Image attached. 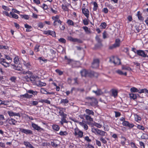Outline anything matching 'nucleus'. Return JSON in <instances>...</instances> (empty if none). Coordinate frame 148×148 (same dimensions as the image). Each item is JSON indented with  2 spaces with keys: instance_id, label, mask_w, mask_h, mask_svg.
Instances as JSON below:
<instances>
[{
  "instance_id": "nucleus-40",
  "label": "nucleus",
  "mask_w": 148,
  "mask_h": 148,
  "mask_svg": "<svg viewBox=\"0 0 148 148\" xmlns=\"http://www.w3.org/2000/svg\"><path fill=\"white\" fill-rule=\"evenodd\" d=\"M40 92L42 94H50L51 93L50 92H48L45 89L43 88H41V89Z\"/></svg>"
},
{
  "instance_id": "nucleus-21",
  "label": "nucleus",
  "mask_w": 148,
  "mask_h": 148,
  "mask_svg": "<svg viewBox=\"0 0 148 148\" xmlns=\"http://www.w3.org/2000/svg\"><path fill=\"white\" fill-rule=\"evenodd\" d=\"M23 144L26 147L32 148L33 147V146L28 141H24L23 142Z\"/></svg>"
},
{
  "instance_id": "nucleus-6",
  "label": "nucleus",
  "mask_w": 148,
  "mask_h": 148,
  "mask_svg": "<svg viewBox=\"0 0 148 148\" xmlns=\"http://www.w3.org/2000/svg\"><path fill=\"white\" fill-rule=\"evenodd\" d=\"M10 63L9 62H7L5 59L2 58L0 59V64L5 67L10 66Z\"/></svg>"
},
{
  "instance_id": "nucleus-58",
  "label": "nucleus",
  "mask_w": 148,
  "mask_h": 148,
  "mask_svg": "<svg viewBox=\"0 0 148 148\" xmlns=\"http://www.w3.org/2000/svg\"><path fill=\"white\" fill-rule=\"evenodd\" d=\"M58 41L62 43H64L66 42V40L63 38H61L59 39Z\"/></svg>"
},
{
  "instance_id": "nucleus-1",
  "label": "nucleus",
  "mask_w": 148,
  "mask_h": 148,
  "mask_svg": "<svg viewBox=\"0 0 148 148\" xmlns=\"http://www.w3.org/2000/svg\"><path fill=\"white\" fill-rule=\"evenodd\" d=\"M136 53L138 55L142 57L148 58V50H147L145 51L141 50H137Z\"/></svg>"
},
{
  "instance_id": "nucleus-23",
  "label": "nucleus",
  "mask_w": 148,
  "mask_h": 148,
  "mask_svg": "<svg viewBox=\"0 0 148 148\" xmlns=\"http://www.w3.org/2000/svg\"><path fill=\"white\" fill-rule=\"evenodd\" d=\"M121 138L122 140L121 141L120 143L122 146H124L125 144L126 139L124 136H121Z\"/></svg>"
},
{
  "instance_id": "nucleus-4",
  "label": "nucleus",
  "mask_w": 148,
  "mask_h": 148,
  "mask_svg": "<svg viewBox=\"0 0 148 148\" xmlns=\"http://www.w3.org/2000/svg\"><path fill=\"white\" fill-rule=\"evenodd\" d=\"M74 134L75 136L78 138H82L83 135V132L78 128L75 129Z\"/></svg>"
},
{
  "instance_id": "nucleus-57",
  "label": "nucleus",
  "mask_w": 148,
  "mask_h": 148,
  "mask_svg": "<svg viewBox=\"0 0 148 148\" xmlns=\"http://www.w3.org/2000/svg\"><path fill=\"white\" fill-rule=\"evenodd\" d=\"M69 25H73L74 23L72 21L70 20H68L67 22Z\"/></svg>"
},
{
  "instance_id": "nucleus-43",
  "label": "nucleus",
  "mask_w": 148,
  "mask_h": 148,
  "mask_svg": "<svg viewBox=\"0 0 148 148\" xmlns=\"http://www.w3.org/2000/svg\"><path fill=\"white\" fill-rule=\"evenodd\" d=\"M4 57L5 59H6L9 62H12V59L9 56L6 55H5Z\"/></svg>"
},
{
  "instance_id": "nucleus-36",
  "label": "nucleus",
  "mask_w": 148,
  "mask_h": 148,
  "mask_svg": "<svg viewBox=\"0 0 148 148\" xmlns=\"http://www.w3.org/2000/svg\"><path fill=\"white\" fill-rule=\"evenodd\" d=\"M85 117L86 120L89 121H92L93 120V119L89 115H86L85 116Z\"/></svg>"
},
{
  "instance_id": "nucleus-26",
  "label": "nucleus",
  "mask_w": 148,
  "mask_h": 148,
  "mask_svg": "<svg viewBox=\"0 0 148 148\" xmlns=\"http://www.w3.org/2000/svg\"><path fill=\"white\" fill-rule=\"evenodd\" d=\"M52 128L53 130L56 131H58L60 129L59 126L57 124L53 125L52 126Z\"/></svg>"
},
{
  "instance_id": "nucleus-61",
  "label": "nucleus",
  "mask_w": 148,
  "mask_h": 148,
  "mask_svg": "<svg viewBox=\"0 0 148 148\" xmlns=\"http://www.w3.org/2000/svg\"><path fill=\"white\" fill-rule=\"evenodd\" d=\"M130 145L131 147L133 148H138V147L136 145L135 143H134L133 142H131L130 143Z\"/></svg>"
},
{
  "instance_id": "nucleus-19",
  "label": "nucleus",
  "mask_w": 148,
  "mask_h": 148,
  "mask_svg": "<svg viewBox=\"0 0 148 148\" xmlns=\"http://www.w3.org/2000/svg\"><path fill=\"white\" fill-rule=\"evenodd\" d=\"M36 83L38 86L41 87L45 86L46 85V84L45 83L42 82L40 80L36 82Z\"/></svg>"
},
{
  "instance_id": "nucleus-13",
  "label": "nucleus",
  "mask_w": 148,
  "mask_h": 148,
  "mask_svg": "<svg viewBox=\"0 0 148 148\" xmlns=\"http://www.w3.org/2000/svg\"><path fill=\"white\" fill-rule=\"evenodd\" d=\"M80 72L82 76L86 77L87 76H89V71H87L85 69H83Z\"/></svg>"
},
{
  "instance_id": "nucleus-59",
  "label": "nucleus",
  "mask_w": 148,
  "mask_h": 148,
  "mask_svg": "<svg viewBox=\"0 0 148 148\" xmlns=\"http://www.w3.org/2000/svg\"><path fill=\"white\" fill-rule=\"evenodd\" d=\"M38 59L40 60V62H41V61H42L44 62H46L47 61V60L46 59H45L44 58H42L41 57H40L38 58Z\"/></svg>"
},
{
  "instance_id": "nucleus-55",
  "label": "nucleus",
  "mask_w": 148,
  "mask_h": 148,
  "mask_svg": "<svg viewBox=\"0 0 148 148\" xmlns=\"http://www.w3.org/2000/svg\"><path fill=\"white\" fill-rule=\"evenodd\" d=\"M55 71L60 75H62L63 73V72L61 71L60 70L58 69H56L55 70Z\"/></svg>"
},
{
  "instance_id": "nucleus-12",
  "label": "nucleus",
  "mask_w": 148,
  "mask_h": 148,
  "mask_svg": "<svg viewBox=\"0 0 148 148\" xmlns=\"http://www.w3.org/2000/svg\"><path fill=\"white\" fill-rule=\"evenodd\" d=\"M82 13L88 19L89 17V11L87 9H86L83 6L82 9Z\"/></svg>"
},
{
  "instance_id": "nucleus-32",
  "label": "nucleus",
  "mask_w": 148,
  "mask_h": 148,
  "mask_svg": "<svg viewBox=\"0 0 148 148\" xmlns=\"http://www.w3.org/2000/svg\"><path fill=\"white\" fill-rule=\"evenodd\" d=\"M116 72L119 74L121 75H124L125 76L127 75V73H123L120 70H118L116 71Z\"/></svg>"
},
{
  "instance_id": "nucleus-39",
  "label": "nucleus",
  "mask_w": 148,
  "mask_h": 148,
  "mask_svg": "<svg viewBox=\"0 0 148 148\" xmlns=\"http://www.w3.org/2000/svg\"><path fill=\"white\" fill-rule=\"evenodd\" d=\"M137 15L138 17L139 20L143 21L144 20L143 18L141 16L140 13V11H138L137 12Z\"/></svg>"
},
{
  "instance_id": "nucleus-7",
  "label": "nucleus",
  "mask_w": 148,
  "mask_h": 148,
  "mask_svg": "<svg viewBox=\"0 0 148 148\" xmlns=\"http://www.w3.org/2000/svg\"><path fill=\"white\" fill-rule=\"evenodd\" d=\"M20 131L22 133H24L27 135H32L33 134V132L29 130L23 128H20Z\"/></svg>"
},
{
  "instance_id": "nucleus-30",
  "label": "nucleus",
  "mask_w": 148,
  "mask_h": 148,
  "mask_svg": "<svg viewBox=\"0 0 148 148\" xmlns=\"http://www.w3.org/2000/svg\"><path fill=\"white\" fill-rule=\"evenodd\" d=\"M27 92L28 93L30 94H32L34 95H37L38 94V92L36 91H34L32 90H27Z\"/></svg>"
},
{
  "instance_id": "nucleus-25",
  "label": "nucleus",
  "mask_w": 148,
  "mask_h": 148,
  "mask_svg": "<svg viewBox=\"0 0 148 148\" xmlns=\"http://www.w3.org/2000/svg\"><path fill=\"white\" fill-rule=\"evenodd\" d=\"M85 112L88 115H94V112L92 110H90L89 109H86L85 110Z\"/></svg>"
},
{
  "instance_id": "nucleus-24",
  "label": "nucleus",
  "mask_w": 148,
  "mask_h": 148,
  "mask_svg": "<svg viewBox=\"0 0 148 148\" xmlns=\"http://www.w3.org/2000/svg\"><path fill=\"white\" fill-rule=\"evenodd\" d=\"M82 121V122H79V123L81 126L83 127L85 130H86L88 129V125L85 123L83 122Z\"/></svg>"
},
{
  "instance_id": "nucleus-18",
  "label": "nucleus",
  "mask_w": 148,
  "mask_h": 148,
  "mask_svg": "<svg viewBox=\"0 0 148 148\" xmlns=\"http://www.w3.org/2000/svg\"><path fill=\"white\" fill-rule=\"evenodd\" d=\"M7 113L10 116H20V115L19 113H14L12 111H8Z\"/></svg>"
},
{
  "instance_id": "nucleus-53",
  "label": "nucleus",
  "mask_w": 148,
  "mask_h": 148,
  "mask_svg": "<svg viewBox=\"0 0 148 148\" xmlns=\"http://www.w3.org/2000/svg\"><path fill=\"white\" fill-rule=\"evenodd\" d=\"M73 42H77L79 43H82V40L76 38H74Z\"/></svg>"
},
{
  "instance_id": "nucleus-52",
  "label": "nucleus",
  "mask_w": 148,
  "mask_h": 148,
  "mask_svg": "<svg viewBox=\"0 0 148 148\" xmlns=\"http://www.w3.org/2000/svg\"><path fill=\"white\" fill-rule=\"evenodd\" d=\"M85 32L87 34L89 33H90V30H89L88 28L86 26H84L83 27Z\"/></svg>"
},
{
  "instance_id": "nucleus-63",
  "label": "nucleus",
  "mask_w": 148,
  "mask_h": 148,
  "mask_svg": "<svg viewBox=\"0 0 148 148\" xmlns=\"http://www.w3.org/2000/svg\"><path fill=\"white\" fill-rule=\"evenodd\" d=\"M137 128L140 130H144L145 128L144 127L140 125H138L137 126Z\"/></svg>"
},
{
  "instance_id": "nucleus-27",
  "label": "nucleus",
  "mask_w": 148,
  "mask_h": 148,
  "mask_svg": "<svg viewBox=\"0 0 148 148\" xmlns=\"http://www.w3.org/2000/svg\"><path fill=\"white\" fill-rule=\"evenodd\" d=\"M130 97L131 99H136L138 95L137 94H134V93H131L129 94Z\"/></svg>"
},
{
  "instance_id": "nucleus-56",
  "label": "nucleus",
  "mask_w": 148,
  "mask_h": 148,
  "mask_svg": "<svg viewBox=\"0 0 148 148\" xmlns=\"http://www.w3.org/2000/svg\"><path fill=\"white\" fill-rule=\"evenodd\" d=\"M38 102L37 101H31L30 103V104L33 106H36L38 104Z\"/></svg>"
},
{
  "instance_id": "nucleus-64",
  "label": "nucleus",
  "mask_w": 148,
  "mask_h": 148,
  "mask_svg": "<svg viewBox=\"0 0 148 148\" xmlns=\"http://www.w3.org/2000/svg\"><path fill=\"white\" fill-rule=\"evenodd\" d=\"M139 144L141 148H145V145L143 142L142 141L139 142Z\"/></svg>"
},
{
  "instance_id": "nucleus-54",
  "label": "nucleus",
  "mask_w": 148,
  "mask_h": 148,
  "mask_svg": "<svg viewBox=\"0 0 148 148\" xmlns=\"http://www.w3.org/2000/svg\"><path fill=\"white\" fill-rule=\"evenodd\" d=\"M112 96L115 97L117 95V92L115 90H113L112 91Z\"/></svg>"
},
{
  "instance_id": "nucleus-29",
  "label": "nucleus",
  "mask_w": 148,
  "mask_h": 148,
  "mask_svg": "<svg viewBox=\"0 0 148 148\" xmlns=\"http://www.w3.org/2000/svg\"><path fill=\"white\" fill-rule=\"evenodd\" d=\"M19 74H23L24 75L27 74L28 75H31V74H32V73L31 72L29 71H21V72H20V73H19Z\"/></svg>"
},
{
  "instance_id": "nucleus-34",
  "label": "nucleus",
  "mask_w": 148,
  "mask_h": 148,
  "mask_svg": "<svg viewBox=\"0 0 148 148\" xmlns=\"http://www.w3.org/2000/svg\"><path fill=\"white\" fill-rule=\"evenodd\" d=\"M59 134L60 136H66L68 134V133L66 131H61L59 133Z\"/></svg>"
},
{
  "instance_id": "nucleus-42",
  "label": "nucleus",
  "mask_w": 148,
  "mask_h": 148,
  "mask_svg": "<svg viewBox=\"0 0 148 148\" xmlns=\"http://www.w3.org/2000/svg\"><path fill=\"white\" fill-rule=\"evenodd\" d=\"M16 77L15 76L11 77L10 79V80L12 82L15 83L16 81Z\"/></svg>"
},
{
  "instance_id": "nucleus-3",
  "label": "nucleus",
  "mask_w": 148,
  "mask_h": 148,
  "mask_svg": "<svg viewBox=\"0 0 148 148\" xmlns=\"http://www.w3.org/2000/svg\"><path fill=\"white\" fill-rule=\"evenodd\" d=\"M59 16L58 15H56V16H53L52 18L54 21L53 25L56 26L57 25V23H58L60 25H61L62 22L60 21L59 18Z\"/></svg>"
},
{
  "instance_id": "nucleus-17",
  "label": "nucleus",
  "mask_w": 148,
  "mask_h": 148,
  "mask_svg": "<svg viewBox=\"0 0 148 148\" xmlns=\"http://www.w3.org/2000/svg\"><path fill=\"white\" fill-rule=\"evenodd\" d=\"M32 126L34 129L37 131H40V130H42V129L40 128L38 125L32 123Z\"/></svg>"
},
{
  "instance_id": "nucleus-41",
  "label": "nucleus",
  "mask_w": 148,
  "mask_h": 148,
  "mask_svg": "<svg viewBox=\"0 0 148 148\" xmlns=\"http://www.w3.org/2000/svg\"><path fill=\"white\" fill-rule=\"evenodd\" d=\"M69 100L67 99H62L60 101V103L65 104L68 103L69 102Z\"/></svg>"
},
{
  "instance_id": "nucleus-38",
  "label": "nucleus",
  "mask_w": 148,
  "mask_h": 148,
  "mask_svg": "<svg viewBox=\"0 0 148 148\" xmlns=\"http://www.w3.org/2000/svg\"><path fill=\"white\" fill-rule=\"evenodd\" d=\"M39 102L43 103H45L48 104H50L51 103L50 101L47 99H41L39 101Z\"/></svg>"
},
{
  "instance_id": "nucleus-28",
  "label": "nucleus",
  "mask_w": 148,
  "mask_h": 148,
  "mask_svg": "<svg viewBox=\"0 0 148 148\" xmlns=\"http://www.w3.org/2000/svg\"><path fill=\"white\" fill-rule=\"evenodd\" d=\"M10 14L11 16V17L10 18H14L16 19H18V15L12 13V12H10Z\"/></svg>"
},
{
  "instance_id": "nucleus-22",
  "label": "nucleus",
  "mask_w": 148,
  "mask_h": 148,
  "mask_svg": "<svg viewBox=\"0 0 148 148\" xmlns=\"http://www.w3.org/2000/svg\"><path fill=\"white\" fill-rule=\"evenodd\" d=\"M65 58L67 60L68 63L69 64H72V63H75V62L73 60L68 58L67 56H65Z\"/></svg>"
},
{
  "instance_id": "nucleus-48",
  "label": "nucleus",
  "mask_w": 148,
  "mask_h": 148,
  "mask_svg": "<svg viewBox=\"0 0 148 148\" xmlns=\"http://www.w3.org/2000/svg\"><path fill=\"white\" fill-rule=\"evenodd\" d=\"M93 5L94 7L93 8V10L94 11H95L97 10V9L98 7L97 4L96 2H95L93 3Z\"/></svg>"
},
{
  "instance_id": "nucleus-49",
  "label": "nucleus",
  "mask_w": 148,
  "mask_h": 148,
  "mask_svg": "<svg viewBox=\"0 0 148 148\" xmlns=\"http://www.w3.org/2000/svg\"><path fill=\"white\" fill-rule=\"evenodd\" d=\"M99 140L102 142L103 143L106 144H107V141L102 137H101L99 138Z\"/></svg>"
},
{
  "instance_id": "nucleus-31",
  "label": "nucleus",
  "mask_w": 148,
  "mask_h": 148,
  "mask_svg": "<svg viewBox=\"0 0 148 148\" xmlns=\"http://www.w3.org/2000/svg\"><path fill=\"white\" fill-rule=\"evenodd\" d=\"M99 129L97 128L93 127L91 129V131L93 133H94L95 135H97L98 133V131H99Z\"/></svg>"
},
{
  "instance_id": "nucleus-10",
  "label": "nucleus",
  "mask_w": 148,
  "mask_h": 148,
  "mask_svg": "<svg viewBox=\"0 0 148 148\" xmlns=\"http://www.w3.org/2000/svg\"><path fill=\"white\" fill-rule=\"evenodd\" d=\"M122 124L123 126L128 127L130 129L132 128L134 126V125L133 123H130L127 121H124L123 123H122Z\"/></svg>"
},
{
  "instance_id": "nucleus-20",
  "label": "nucleus",
  "mask_w": 148,
  "mask_h": 148,
  "mask_svg": "<svg viewBox=\"0 0 148 148\" xmlns=\"http://www.w3.org/2000/svg\"><path fill=\"white\" fill-rule=\"evenodd\" d=\"M29 75H30L29 79L32 82L35 81L37 78H38L37 76L32 75V74Z\"/></svg>"
},
{
  "instance_id": "nucleus-45",
  "label": "nucleus",
  "mask_w": 148,
  "mask_h": 148,
  "mask_svg": "<svg viewBox=\"0 0 148 148\" xmlns=\"http://www.w3.org/2000/svg\"><path fill=\"white\" fill-rule=\"evenodd\" d=\"M122 69L123 70H128L129 71L131 70V69L130 67L127 66H123L122 67Z\"/></svg>"
},
{
  "instance_id": "nucleus-15",
  "label": "nucleus",
  "mask_w": 148,
  "mask_h": 148,
  "mask_svg": "<svg viewBox=\"0 0 148 148\" xmlns=\"http://www.w3.org/2000/svg\"><path fill=\"white\" fill-rule=\"evenodd\" d=\"M20 96L21 98L22 99H24L25 98L30 99L32 98L33 95H29L27 93L24 95H20Z\"/></svg>"
},
{
  "instance_id": "nucleus-62",
  "label": "nucleus",
  "mask_w": 148,
  "mask_h": 148,
  "mask_svg": "<svg viewBox=\"0 0 148 148\" xmlns=\"http://www.w3.org/2000/svg\"><path fill=\"white\" fill-rule=\"evenodd\" d=\"M2 8L4 10L6 11H9L10 10V8L4 5H3L2 6Z\"/></svg>"
},
{
  "instance_id": "nucleus-51",
  "label": "nucleus",
  "mask_w": 148,
  "mask_h": 148,
  "mask_svg": "<svg viewBox=\"0 0 148 148\" xmlns=\"http://www.w3.org/2000/svg\"><path fill=\"white\" fill-rule=\"evenodd\" d=\"M40 45H36L34 48V50L36 52H38L39 51V47Z\"/></svg>"
},
{
  "instance_id": "nucleus-2",
  "label": "nucleus",
  "mask_w": 148,
  "mask_h": 148,
  "mask_svg": "<svg viewBox=\"0 0 148 148\" xmlns=\"http://www.w3.org/2000/svg\"><path fill=\"white\" fill-rule=\"evenodd\" d=\"M109 62L113 63L116 65H119L121 64L120 59L116 57L112 56L110 58Z\"/></svg>"
},
{
  "instance_id": "nucleus-37",
  "label": "nucleus",
  "mask_w": 148,
  "mask_h": 148,
  "mask_svg": "<svg viewBox=\"0 0 148 148\" xmlns=\"http://www.w3.org/2000/svg\"><path fill=\"white\" fill-rule=\"evenodd\" d=\"M12 66H13V69L15 70L21 71L22 70V67H20V66H16V65H13Z\"/></svg>"
},
{
  "instance_id": "nucleus-46",
  "label": "nucleus",
  "mask_w": 148,
  "mask_h": 148,
  "mask_svg": "<svg viewBox=\"0 0 148 148\" xmlns=\"http://www.w3.org/2000/svg\"><path fill=\"white\" fill-rule=\"evenodd\" d=\"M107 25L106 23L104 22L101 24L100 26L101 28L105 29Z\"/></svg>"
},
{
  "instance_id": "nucleus-8",
  "label": "nucleus",
  "mask_w": 148,
  "mask_h": 148,
  "mask_svg": "<svg viewBox=\"0 0 148 148\" xmlns=\"http://www.w3.org/2000/svg\"><path fill=\"white\" fill-rule=\"evenodd\" d=\"M23 64L26 67V69L30 70L32 69V65L28 60H23Z\"/></svg>"
},
{
  "instance_id": "nucleus-35",
  "label": "nucleus",
  "mask_w": 148,
  "mask_h": 148,
  "mask_svg": "<svg viewBox=\"0 0 148 148\" xmlns=\"http://www.w3.org/2000/svg\"><path fill=\"white\" fill-rule=\"evenodd\" d=\"M105 133L106 132H105L99 130L97 135L104 136L105 135Z\"/></svg>"
},
{
  "instance_id": "nucleus-47",
  "label": "nucleus",
  "mask_w": 148,
  "mask_h": 148,
  "mask_svg": "<svg viewBox=\"0 0 148 148\" xmlns=\"http://www.w3.org/2000/svg\"><path fill=\"white\" fill-rule=\"evenodd\" d=\"M14 63L15 64H17L19 61L18 57V56L15 57L14 59Z\"/></svg>"
},
{
  "instance_id": "nucleus-9",
  "label": "nucleus",
  "mask_w": 148,
  "mask_h": 148,
  "mask_svg": "<svg viewBox=\"0 0 148 148\" xmlns=\"http://www.w3.org/2000/svg\"><path fill=\"white\" fill-rule=\"evenodd\" d=\"M99 60L98 59H95L92 63V67L94 68H97L99 66Z\"/></svg>"
},
{
  "instance_id": "nucleus-60",
  "label": "nucleus",
  "mask_w": 148,
  "mask_h": 148,
  "mask_svg": "<svg viewBox=\"0 0 148 148\" xmlns=\"http://www.w3.org/2000/svg\"><path fill=\"white\" fill-rule=\"evenodd\" d=\"M136 121H140L141 120V118L139 116L136 115L135 116Z\"/></svg>"
},
{
  "instance_id": "nucleus-16",
  "label": "nucleus",
  "mask_w": 148,
  "mask_h": 148,
  "mask_svg": "<svg viewBox=\"0 0 148 148\" xmlns=\"http://www.w3.org/2000/svg\"><path fill=\"white\" fill-rule=\"evenodd\" d=\"M98 74L93 71H89V77H97L98 76Z\"/></svg>"
},
{
  "instance_id": "nucleus-11",
  "label": "nucleus",
  "mask_w": 148,
  "mask_h": 148,
  "mask_svg": "<svg viewBox=\"0 0 148 148\" xmlns=\"http://www.w3.org/2000/svg\"><path fill=\"white\" fill-rule=\"evenodd\" d=\"M44 34L48 35H50L53 37H56V34L55 32L54 31L51 30L45 31L44 32Z\"/></svg>"
},
{
  "instance_id": "nucleus-5",
  "label": "nucleus",
  "mask_w": 148,
  "mask_h": 148,
  "mask_svg": "<svg viewBox=\"0 0 148 148\" xmlns=\"http://www.w3.org/2000/svg\"><path fill=\"white\" fill-rule=\"evenodd\" d=\"M120 40L119 39H117L115 40V43L110 47L109 48L110 49L119 47L120 46Z\"/></svg>"
},
{
  "instance_id": "nucleus-44",
  "label": "nucleus",
  "mask_w": 148,
  "mask_h": 148,
  "mask_svg": "<svg viewBox=\"0 0 148 148\" xmlns=\"http://www.w3.org/2000/svg\"><path fill=\"white\" fill-rule=\"evenodd\" d=\"M130 91L132 92H137L138 90L134 87H133L130 88Z\"/></svg>"
},
{
  "instance_id": "nucleus-33",
  "label": "nucleus",
  "mask_w": 148,
  "mask_h": 148,
  "mask_svg": "<svg viewBox=\"0 0 148 148\" xmlns=\"http://www.w3.org/2000/svg\"><path fill=\"white\" fill-rule=\"evenodd\" d=\"M17 121L14 119L11 118L9 119V123L11 124L15 125Z\"/></svg>"
},
{
  "instance_id": "nucleus-14",
  "label": "nucleus",
  "mask_w": 148,
  "mask_h": 148,
  "mask_svg": "<svg viewBox=\"0 0 148 148\" xmlns=\"http://www.w3.org/2000/svg\"><path fill=\"white\" fill-rule=\"evenodd\" d=\"M58 108L60 110L59 112V114L61 116H66V115L65 114H64V112L65 111V108H62L59 107Z\"/></svg>"
},
{
  "instance_id": "nucleus-50",
  "label": "nucleus",
  "mask_w": 148,
  "mask_h": 148,
  "mask_svg": "<svg viewBox=\"0 0 148 148\" xmlns=\"http://www.w3.org/2000/svg\"><path fill=\"white\" fill-rule=\"evenodd\" d=\"M68 7L65 6L63 5H62V9L65 11H68L69 10V9L68 8Z\"/></svg>"
}]
</instances>
